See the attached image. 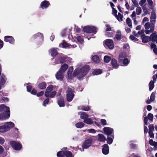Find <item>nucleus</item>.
<instances>
[{"mask_svg":"<svg viewBox=\"0 0 157 157\" xmlns=\"http://www.w3.org/2000/svg\"><path fill=\"white\" fill-rule=\"evenodd\" d=\"M68 67L67 64L64 63L61 66L59 70L64 73L68 68Z\"/></svg>","mask_w":157,"mask_h":157,"instance_id":"25","label":"nucleus"},{"mask_svg":"<svg viewBox=\"0 0 157 157\" xmlns=\"http://www.w3.org/2000/svg\"><path fill=\"white\" fill-rule=\"evenodd\" d=\"M57 49H58V48H52L49 50V52L52 56L55 57L58 55L59 53Z\"/></svg>","mask_w":157,"mask_h":157,"instance_id":"14","label":"nucleus"},{"mask_svg":"<svg viewBox=\"0 0 157 157\" xmlns=\"http://www.w3.org/2000/svg\"><path fill=\"white\" fill-rule=\"evenodd\" d=\"M84 126V124L82 122L77 123L75 124L76 127L78 128H81L83 127Z\"/></svg>","mask_w":157,"mask_h":157,"instance_id":"37","label":"nucleus"},{"mask_svg":"<svg viewBox=\"0 0 157 157\" xmlns=\"http://www.w3.org/2000/svg\"><path fill=\"white\" fill-rule=\"evenodd\" d=\"M137 7L136 9V13L137 15H140L141 13L142 10L140 7L137 6Z\"/></svg>","mask_w":157,"mask_h":157,"instance_id":"41","label":"nucleus"},{"mask_svg":"<svg viewBox=\"0 0 157 157\" xmlns=\"http://www.w3.org/2000/svg\"><path fill=\"white\" fill-rule=\"evenodd\" d=\"M82 110L85 111H88L90 110V108L88 106H83L81 108Z\"/></svg>","mask_w":157,"mask_h":157,"instance_id":"44","label":"nucleus"},{"mask_svg":"<svg viewBox=\"0 0 157 157\" xmlns=\"http://www.w3.org/2000/svg\"><path fill=\"white\" fill-rule=\"evenodd\" d=\"M154 81H151L149 84V90L151 91L154 88Z\"/></svg>","mask_w":157,"mask_h":157,"instance_id":"33","label":"nucleus"},{"mask_svg":"<svg viewBox=\"0 0 157 157\" xmlns=\"http://www.w3.org/2000/svg\"><path fill=\"white\" fill-rule=\"evenodd\" d=\"M6 78L5 76L2 74L1 77L0 78V84L3 87L6 81Z\"/></svg>","mask_w":157,"mask_h":157,"instance_id":"21","label":"nucleus"},{"mask_svg":"<svg viewBox=\"0 0 157 157\" xmlns=\"http://www.w3.org/2000/svg\"><path fill=\"white\" fill-rule=\"evenodd\" d=\"M102 72V69H97L94 70L92 72V74L93 75H98L101 74Z\"/></svg>","mask_w":157,"mask_h":157,"instance_id":"24","label":"nucleus"},{"mask_svg":"<svg viewBox=\"0 0 157 157\" xmlns=\"http://www.w3.org/2000/svg\"><path fill=\"white\" fill-rule=\"evenodd\" d=\"M125 54L123 53H121L120 54L119 57L118 61L119 63L122 62V60L124 59H125Z\"/></svg>","mask_w":157,"mask_h":157,"instance_id":"32","label":"nucleus"},{"mask_svg":"<svg viewBox=\"0 0 157 157\" xmlns=\"http://www.w3.org/2000/svg\"><path fill=\"white\" fill-rule=\"evenodd\" d=\"M84 122L88 124H92L93 123V121L90 119V118H87L85 119L83 121Z\"/></svg>","mask_w":157,"mask_h":157,"instance_id":"36","label":"nucleus"},{"mask_svg":"<svg viewBox=\"0 0 157 157\" xmlns=\"http://www.w3.org/2000/svg\"><path fill=\"white\" fill-rule=\"evenodd\" d=\"M92 143V139L90 138L85 140L82 145L83 149H86L91 146Z\"/></svg>","mask_w":157,"mask_h":157,"instance_id":"6","label":"nucleus"},{"mask_svg":"<svg viewBox=\"0 0 157 157\" xmlns=\"http://www.w3.org/2000/svg\"><path fill=\"white\" fill-rule=\"evenodd\" d=\"M56 92L55 91H52L50 94V97L53 98L56 95Z\"/></svg>","mask_w":157,"mask_h":157,"instance_id":"56","label":"nucleus"},{"mask_svg":"<svg viewBox=\"0 0 157 157\" xmlns=\"http://www.w3.org/2000/svg\"><path fill=\"white\" fill-rule=\"evenodd\" d=\"M8 118H7L6 114L1 113L0 114V120H5Z\"/></svg>","mask_w":157,"mask_h":157,"instance_id":"39","label":"nucleus"},{"mask_svg":"<svg viewBox=\"0 0 157 157\" xmlns=\"http://www.w3.org/2000/svg\"><path fill=\"white\" fill-rule=\"evenodd\" d=\"M71 44L67 43L65 40H63L62 43L60 44L59 47L63 48H66L71 46Z\"/></svg>","mask_w":157,"mask_h":157,"instance_id":"19","label":"nucleus"},{"mask_svg":"<svg viewBox=\"0 0 157 157\" xmlns=\"http://www.w3.org/2000/svg\"><path fill=\"white\" fill-rule=\"evenodd\" d=\"M121 32L119 30L117 31L116 34L115 35V37L114 39L116 40L119 41L121 39Z\"/></svg>","mask_w":157,"mask_h":157,"instance_id":"20","label":"nucleus"},{"mask_svg":"<svg viewBox=\"0 0 157 157\" xmlns=\"http://www.w3.org/2000/svg\"><path fill=\"white\" fill-rule=\"evenodd\" d=\"M92 59L93 61L96 63H98L100 62L99 57L97 55H94L93 56Z\"/></svg>","mask_w":157,"mask_h":157,"instance_id":"30","label":"nucleus"},{"mask_svg":"<svg viewBox=\"0 0 157 157\" xmlns=\"http://www.w3.org/2000/svg\"><path fill=\"white\" fill-rule=\"evenodd\" d=\"M111 59V57L108 56H105L104 58V62L106 63H109Z\"/></svg>","mask_w":157,"mask_h":157,"instance_id":"34","label":"nucleus"},{"mask_svg":"<svg viewBox=\"0 0 157 157\" xmlns=\"http://www.w3.org/2000/svg\"><path fill=\"white\" fill-rule=\"evenodd\" d=\"M130 146L131 149L133 150H136L137 149V145L134 143H131L130 144Z\"/></svg>","mask_w":157,"mask_h":157,"instance_id":"46","label":"nucleus"},{"mask_svg":"<svg viewBox=\"0 0 157 157\" xmlns=\"http://www.w3.org/2000/svg\"><path fill=\"white\" fill-rule=\"evenodd\" d=\"M44 94V91H42L37 94H36V95L37 97H39L43 95Z\"/></svg>","mask_w":157,"mask_h":157,"instance_id":"62","label":"nucleus"},{"mask_svg":"<svg viewBox=\"0 0 157 157\" xmlns=\"http://www.w3.org/2000/svg\"><path fill=\"white\" fill-rule=\"evenodd\" d=\"M111 64L113 67L114 68H117L119 66L117 63V61L115 59H111Z\"/></svg>","mask_w":157,"mask_h":157,"instance_id":"17","label":"nucleus"},{"mask_svg":"<svg viewBox=\"0 0 157 157\" xmlns=\"http://www.w3.org/2000/svg\"><path fill=\"white\" fill-rule=\"evenodd\" d=\"M149 136L151 138H154V134L153 132L149 131L148 132Z\"/></svg>","mask_w":157,"mask_h":157,"instance_id":"64","label":"nucleus"},{"mask_svg":"<svg viewBox=\"0 0 157 157\" xmlns=\"http://www.w3.org/2000/svg\"><path fill=\"white\" fill-rule=\"evenodd\" d=\"M77 40L80 43L82 44L83 42V40L82 37L80 36H77L76 38Z\"/></svg>","mask_w":157,"mask_h":157,"instance_id":"40","label":"nucleus"},{"mask_svg":"<svg viewBox=\"0 0 157 157\" xmlns=\"http://www.w3.org/2000/svg\"><path fill=\"white\" fill-rule=\"evenodd\" d=\"M5 127L4 126H0V132H3L5 131Z\"/></svg>","mask_w":157,"mask_h":157,"instance_id":"63","label":"nucleus"},{"mask_svg":"<svg viewBox=\"0 0 157 157\" xmlns=\"http://www.w3.org/2000/svg\"><path fill=\"white\" fill-rule=\"evenodd\" d=\"M38 38L41 41H43L44 39V36L43 34L38 33L33 35L32 39L33 40Z\"/></svg>","mask_w":157,"mask_h":157,"instance_id":"10","label":"nucleus"},{"mask_svg":"<svg viewBox=\"0 0 157 157\" xmlns=\"http://www.w3.org/2000/svg\"><path fill=\"white\" fill-rule=\"evenodd\" d=\"M151 24L149 22H147L145 24L144 27L147 30L149 28Z\"/></svg>","mask_w":157,"mask_h":157,"instance_id":"55","label":"nucleus"},{"mask_svg":"<svg viewBox=\"0 0 157 157\" xmlns=\"http://www.w3.org/2000/svg\"><path fill=\"white\" fill-rule=\"evenodd\" d=\"M106 139L107 143L108 144H112L113 141V139L114 138V134L112 135L108 136Z\"/></svg>","mask_w":157,"mask_h":157,"instance_id":"22","label":"nucleus"},{"mask_svg":"<svg viewBox=\"0 0 157 157\" xmlns=\"http://www.w3.org/2000/svg\"><path fill=\"white\" fill-rule=\"evenodd\" d=\"M64 155L66 157H74L71 152L69 151H64Z\"/></svg>","mask_w":157,"mask_h":157,"instance_id":"31","label":"nucleus"},{"mask_svg":"<svg viewBox=\"0 0 157 157\" xmlns=\"http://www.w3.org/2000/svg\"><path fill=\"white\" fill-rule=\"evenodd\" d=\"M115 16L119 22L122 21L123 16L120 13H118V15L117 14L115 15Z\"/></svg>","mask_w":157,"mask_h":157,"instance_id":"29","label":"nucleus"},{"mask_svg":"<svg viewBox=\"0 0 157 157\" xmlns=\"http://www.w3.org/2000/svg\"><path fill=\"white\" fill-rule=\"evenodd\" d=\"M129 38L131 40L134 41H137L138 40V39L136 38L134 36L131 35L129 36Z\"/></svg>","mask_w":157,"mask_h":157,"instance_id":"43","label":"nucleus"},{"mask_svg":"<svg viewBox=\"0 0 157 157\" xmlns=\"http://www.w3.org/2000/svg\"><path fill=\"white\" fill-rule=\"evenodd\" d=\"M74 87H68L66 91V99L67 101H71L74 98L75 95Z\"/></svg>","mask_w":157,"mask_h":157,"instance_id":"2","label":"nucleus"},{"mask_svg":"<svg viewBox=\"0 0 157 157\" xmlns=\"http://www.w3.org/2000/svg\"><path fill=\"white\" fill-rule=\"evenodd\" d=\"M122 62L124 65H127L129 63L128 60L127 58H125L123 59Z\"/></svg>","mask_w":157,"mask_h":157,"instance_id":"49","label":"nucleus"},{"mask_svg":"<svg viewBox=\"0 0 157 157\" xmlns=\"http://www.w3.org/2000/svg\"><path fill=\"white\" fill-rule=\"evenodd\" d=\"M132 1L136 7L138 6V4L136 0H132Z\"/></svg>","mask_w":157,"mask_h":157,"instance_id":"61","label":"nucleus"},{"mask_svg":"<svg viewBox=\"0 0 157 157\" xmlns=\"http://www.w3.org/2000/svg\"><path fill=\"white\" fill-rule=\"evenodd\" d=\"M4 40L5 42H9L11 44H13L15 41L14 39L13 36H5Z\"/></svg>","mask_w":157,"mask_h":157,"instance_id":"12","label":"nucleus"},{"mask_svg":"<svg viewBox=\"0 0 157 157\" xmlns=\"http://www.w3.org/2000/svg\"><path fill=\"white\" fill-rule=\"evenodd\" d=\"M53 86L52 85L49 86L47 88L46 91L50 92L53 90Z\"/></svg>","mask_w":157,"mask_h":157,"instance_id":"47","label":"nucleus"},{"mask_svg":"<svg viewBox=\"0 0 157 157\" xmlns=\"http://www.w3.org/2000/svg\"><path fill=\"white\" fill-rule=\"evenodd\" d=\"M0 112L6 114L7 118H9L10 115V108L4 104L0 105Z\"/></svg>","mask_w":157,"mask_h":157,"instance_id":"4","label":"nucleus"},{"mask_svg":"<svg viewBox=\"0 0 157 157\" xmlns=\"http://www.w3.org/2000/svg\"><path fill=\"white\" fill-rule=\"evenodd\" d=\"M49 98H47L43 101V105L44 106H46V105L48 104L49 102Z\"/></svg>","mask_w":157,"mask_h":157,"instance_id":"48","label":"nucleus"},{"mask_svg":"<svg viewBox=\"0 0 157 157\" xmlns=\"http://www.w3.org/2000/svg\"><path fill=\"white\" fill-rule=\"evenodd\" d=\"M71 59L67 56L61 57L59 59L58 63H63L64 62L68 63L71 61Z\"/></svg>","mask_w":157,"mask_h":157,"instance_id":"7","label":"nucleus"},{"mask_svg":"<svg viewBox=\"0 0 157 157\" xmlns=\"http://www.w3.org/2000/svg\"><path fill=\"white\" fill-rule=\"evenodd\" d=\"M150 100L151 101H154L155 98V94L154 92H152L150 96Z\"/></svg>","mask_w":157,"mask_h":157,"instance_id":"50","label":"nucleus"},{"mask_svg":"<svg viewBox=\"0 0 157 157\" xmlns=\"http://www.w3.org/2000/svg\"><path fill=\"white\" fill-rule=\"evenodd\" d=\"M80 118L81 119L85 120L89 117V116L85 112H81Z\"/></svg>","mask_w":157,"mask_h":157,"instance_id":"28","label":"nucleus"},{"mask_svg":"<svg viewBox=\"0 0 157 157\" xmlns=\"http://www.w3.org/2000/svg\"><path fill=\"white\" fill-rule=\"evenodd\" d=\"M64 73L59 70L56 74V77L57 80L62 81L64 78Z\"/></svg>","mask_w":157,"mask_h":157,"instance_id":"15","label":"nucleus"},{"mask_svg":"<svg viewBox=\"0 0 157 157\" xmlns=\"http://www.w3.org/2000/svg\"><path fill=\"white\" fill-rule=\"evenodd\" d=\"M98 136L97 140L99 141L104 142L106 140L105 137L103 134H99Z\"/></svg>","mask_w":157,"mask_h":157,"instance_id":"23","label":"nucleus"},{"mask_svg":"<svg viewBox=\"0 0 157 157\" xmlns=\"http://www.w3.org/2000/svg\"><path fill=\"white\" fill-rule=\"evenodd\" d=\"M148 118L147 117H145L144 118V124L147 125V122L148 121Z\"/></svg>","mask_w":157,"mask_h":157,"instance_id":"60","label":"nucleus"},{"mask_svg":"<svg viewBox=\"0 0 157 157\" xmlns=\"http://www.w3.org/2000/svg\"><path fill=\"white\" fill-rule=\"evenodd\" d=\"M30 92L32 94L36 95L37 94V91L35 89L33 88Z\"/></svg>","mask_w":157,"mask_h":157,"instance_id":"59","label":"nucleus"},{"mask_svg":"<svg viewBox=\"0 0 157 157\" xmlns=\"http://www.w3.org/2000/svg\"><path fill=\"white\" fill-rule=\"evenodd\" d=\"M9 143L12 148L15 150H20L22 148L21 144L18 142L11 141L9 142Z\"/></svg>","mask_w":157,"mask_h":157,"instance_id":"5","label":"nucleus"},{"mask_svg":"<svg viewBox=\"0 0 157 157\" xmlns=\"http://www.w3.org/2000/svg\"><path fill=\"white\" fill-rule=\"evenodd\" d=\"M126 22L128 26L130 28L132 27V21L129 17H128L126 20Z\"/></svg>","mask_w":157,"mask_h":157,"instance_id":"35","label":"nucleus"},{"mask_svg":"<svg viewBox=\"0 0 157 157\" xmlns=\"http://www.w3.org/2000/svg\"><path fill=\"white\" fill-rule=\"evenodd\" d=\"M64 153V151H60L57 152V156L58 157H65Z\"/></svg>","mask_w":157,"mask_h":157,"instance_id":"38","label":"nucleus"},{"mask_svg":"<svg viewBox=\"0 0 157 157\" xmlns=\"http://www.w3.org/2000/svg\"><path fill=\"white\" fill-rule=\"evenodd\" d=\"M14 126V123L11 122H10L8 123L7 125V128H12Z\"/></svg>","mask_w":157,"mask_h":157,"instance_id":"42","label":"nucleus"},{"mask_svg":"<svg viewBox=\"0 0 157 157\" xmlns=\"http://www.w3.org/2000/svg\"><path fill=\"white\" fill-rule=\"evenodd\" d=\"M150 37H151V40L153 42H155L157 39V35H156V32H155L152 33Z\"/></svg>","mask_w":157,"mask_h":157,"instance_id":"26","label":"nucleus"},{"mask_svg":"<svg viewBox=\"0 0 157 157\" xmlns=\"http://www.w3.org/2000/svg\"><path fill=\"white\" fill-rule=\"evenodd\" d=\"M147 118L148 119L151 121H153V115L151 113H149L148 114Z\"/></svg>","mask_w":157,"mask_h":157,"instance_id":"45","label":"nucleus"},{"mask_svg":"<svg viewBox=\"0 0 157 157\" xmlns=\"http://www.w3.org/2000/svg\"><path fill=\"white\" fill-rule=\"evenodd\" d=\"M106 35L109 37H112L114 35V33L113 32H107Z\"/></svg>","mask_w":157,"mask_h":157,"instance_id":"54","label":"nucleus"},{"mask_svg":"<svg viewBox=\"0 0 157 157\" xmlns=\"http://www.w3.org/2000/svg\"><path fill=\"white\" fill-rule=\"evenodd\" d=\"M90 69L89 65H85L80 69H75L73 73V75L74 76H77L78 78L80 79L87 74Z\"/></svg>","mask_w":157,"mask_h":157,"instance_id":"1","label":"nucleus"},{"mask_svg":"<svg viewBox=\"0 0 157 157\" xmlns=\"http://www.w3.org/2000/svg\"><path fill=\"white\" fill-rule=\"evenodd\" d=\"M148 128H149V131L153 132L154 130V126L153 124H149L148 126Z\"/></svg>","mask_w":157,"mask_h":157,"instance_id":"52","label":"nucleus"},{"mask_svg":"<svg viewBox=\"0 0 157 157\" xmlns=\"http://www.w3.org/2000/svg\"><path fill=\"white\" fill-rule=\"evenodd\" d=\"M83 30L84 32L87 33L95 34L97 32V29L96 27L94 26H85Z\"/></svg>","mask_w":157,"mask_h":157,"instance_id":"3","label":"nucleus"},{"mask_svg":"<svg viewBox=\"0 0 157 157\" xmlns=\"http://www.w3.org/2000/svg\"><path fill=\"white\" fill-rule=\"evenodd\" d=\"M144 30L142 29V30L138 32V34L139 35H140L141 36V38L143 36H145V34L144 33Z\"/></svg>","mask_w":157,"mask_h":157,"instance_id":"53","label":"nucleus"},{"mask_svg":"<svg viewBox=\"0 0 157 157\" xmlns=\"http://www.w3.org/2000/svg\"><path fill=\"white\" fill-rule=\"evenodd\" d=\"M102 152L105 155H107L109 151V147L107 144H105L102 146Z\"/></svg>","mask_w":157,"mask_h":157,"instance_id":"13","label":"nucleus"},{"mask_svg":"<svg viewBox=\"0 0 157 157\" xmlns=\"http://www.w3.org/2000/svg\"><path fill=\"white\" fill-rule=\"evenodd\" d=\"M58 103L60 107L65 106V104L63 97L60 96L58 100Z\"/></svg>","mask_w":157,"mask_h":157,"instance_id":"16","label":"nucleus"},{"mask_svg":"<svg viewBox=\"0 0 157 157\" xmlns=\"http://www.w3.org/2000/svg\"><path fill=\"white\" fill-rule=\"evenodd\" d=\"M105 26L108 27L106 29V31H110L111 30V28L110 27V26L109 25L106 24L105 25Z\"/></svg>","mask_w":157,"mask_h":157,"instance_id":"58","label":"nucleus"},{"mask_svg":"<svg viewBox=\"0 0 157 157\" xmlns=\"http://www.w3.org/2000/svg\"><path fill=\"white\" fill-rule=\"evenodd\" d=\"M105 44L110 49H113L114 48V44L113 41L110 39H108L106 40Z\"/></svg>","mask_w":157,"mask_h":157,"instance_id":"9","label":"nucleus"},{"mask_svg":"<svg viewBox=\"0 0 157 157\" xmlns=\"http://www.w3.org/2000/svg\"><path fill=\"white\" fill-rule=\"evenodd\" d=\"M103 131L104 133L107 136L112 135L113 134V129L110 127H105L103 128Z\"/></svg>","mask_w":157,"mask_h":157,"instance_id":"8","label":"nucleus"},{"mask_svg":"<svg viewBox=\"0 0 157 157\" xmlns=\"http://www.w3.org/2000/svg\"><path fill=\"white\" fill-rule=\"evenodd\" d=\"M46 83L44 82L40 83L38 86L39 88L41 90H43L46 88Z\"/></svg>","mask_w":157,"mask_h":157,"instance_id":"27","label":"nucleus"},{"mask_svg":"<svg viewBox=\"0 0 157 157\" xmlns=\"http://www.w3.org/2000/svg\"><path fill=\"white\" fill-rule=\"evenodd\" d=\"M141 38L142 40V42L144 43H147L151 40V37L146 36L145 35L143 36H142Z\"/></svg>","mask_w":157,"mask_h":157,"instance_id":"18","label":"nucleus"},{"mask_svg":"<svg viewBox=\"0 0 157 157\" xmlns=\"http://www.w3.org/2000/svg\"><path fill=\"white\" fill-rule=\"evenodd\" d=\"M32 86L31 85L27 86V91L29 92H31L32 90Z\"/></svg>","mask_w":157,"mask_h":157,"instance_id":"57","label":"nucleus"},{"mask_svg":"<svg viewBox=\"0 0 157 157\" xmlns=\"http://www.w3.org/2000/svg\"><path fill=\"white\" fill-rule=\"evenodd\" d=\"M100 122L101 124L103 126L107 124V122L106 120L104 119H101L100 120Z\"/></svg>","mask_w":157,"mask_h":157,"instance_id":"51","label":"nucleus"},{"mask_svg":"<svg viewBox=\"0 0 157 157\" xmlns=\"http://www.w3.org/2000/svg\"><path fill=\"white\" fill-rule=\"evenodd\" d=\"M50 5V3L47 0H44L40 3V7L43 9L47 8Z\"/></svg>","mask_w":157,"mask_h":157,"instance_id":"11","label":"nucleus"}]
</instances>
